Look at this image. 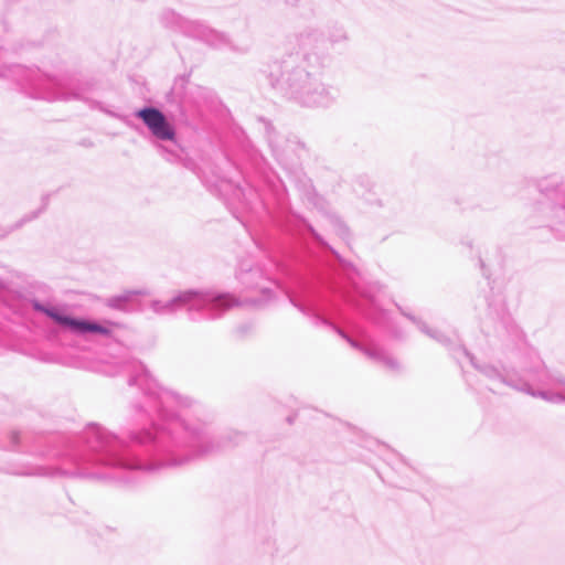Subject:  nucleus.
I'll return each mask as SVG.
<instances>
[{
  "instance_id": "f03ea898",
  "label": "nucleus",
  "mask_w": 565,
  "mask_h": 565,
  "mask_svg": "<svg viewBox=\"0 0 565 565\" xmlns=\"http://www.w3.org/2000/svg\"><path fill=\"white\" fill-rule=\"evenodd\" d=\"M46 313L52 319H54L57 323L68 327L70 329L77 331V332H82V333L95 332V333H100V334H106V335L110 333V330L108 328L103 327L97 323L74 319L68 316L61 315L54 310H47Z\"/></svg>"
},
{
  "instance_id": "f257e3e1",
  "label": "nucleus",
  "mask_w": 565,
  "mask_h": 565,
  "mask_svg": "<svg viewBox=\"0 0 565 565\" xmlns=\"http://www.w3.org/2000/svg\"><path fill=\"white\" fill-rule=\"evenodd\" d=\"M151 134L162 140H173L175 132L164 115L157 108H143L137 113Z\"/></svg>"
}]
</instances>
